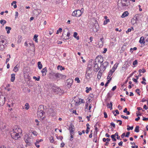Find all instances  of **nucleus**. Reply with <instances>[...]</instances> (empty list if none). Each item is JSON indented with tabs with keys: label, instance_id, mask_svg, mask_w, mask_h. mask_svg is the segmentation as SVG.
Segmentation results:
<instances>
[{
	"label": "nucleus",
	"instance_id": "5",
	"mask_svg": "<svg viewBox=\"0 0 148 148\" xmlns=\"http://www.w3.org/2000/svg\"><path fill=\"white\" fill-rule=\"evenodd\" d=\"M11 135L12 138L16 140L21 137V135L18 134L17 133L12 132L11 133Z\"/></svg>",
	"mask_w": 148,
	"mask_h": 148
},
{
	"label": "nucleus",
	"instance_id": "28",
	"mask_svg": "<svg viewBox=\"0 0 148 148\" xmlns=\"http://www.w3.org/2000/svg\"><path fill=\"white\" fill-rule=\"evenodd\" d=\"M137 18H136V19H134V18H133L131 20V23L133 24H134L135 23H136V22L137 21Z\"/></svg>",
	"mask_w": 148,
	"mask_h": 148
},
{
	"label": "nucleus",
	"instance_id": "50",
	"mask_svg": "<svg viewBox=\"0 0 148 148\" xmlns=\"http://www.w3.org/2000/svg\"><path fill=\"white\" fill-rule=\"evenodd\" d=\"M143 108L146 110H147V109H148V107H147L146 105H145L143 106Z\"/></svg>",
	"mask_w": 148,
	"mask_h": 148
},
{
	"label": "nucleus",
	"instance_id": "1",
	"mask_svg": "<svg viewBox=\"0 0 148 148\" xmlns=\"http://www.w3.org/2000/svg\"><path fill=\"white\" fill-rule=\"evenodd\" d=\"M92 71L91 68L89 67L87 68L86 69V73L85 75L86 79L87 80H89L92 77Z\"/></svg>",
	"mask_w": 148,
	"mask_h": 148
},
{
	"label": "nucleus",
	"instance_id": "55",
	"mask_svg": "<svg viewBox=\"0 0 148 148\" xmlns=\"http://www.w3.org/2000/svg\"><path fill=\"white\" fill-rule=\"evenodd\" d=\"M15 18H16L18 16V13L17 12H15Z\"/></svg>",
	"mask_w": 148,
	"mask_h": 148
},
{
	"label": "nucleus",
	"instance_id": "38",
	"mask_svg": "<svg viewBox=\"0 0 148 148\" xmlns=\"http://www.w3.org/2000/svg\"><path fill=\"white\" fill-rule=\"evenodd\" d=\"M137 48L136 47H134V48H131L130 49V51L131 53H132L133 52V50H136L137 49Z\"/></svg>",
	"mask_w": 148,
	"mask_h": 148
},
{
	"label": "nucleus",
	"instance_id": "62",
	"mask_svg": "<svg viewBox=\"0 0 148 148\" xmlns=\"http://www.w3.org/2000/svg\"><path fill=\"white\" fill-rule=\"evenodd\" d=\"M64 143H62L61 144L60 146L61 147H64Z\"/></svg>",
	"mask_w": 148,
	"mask_h": 148
},
{
	"label": "nucleus",
	"instance_id": "54",
	"mask_svg": "<svg viewBox=\"0 0 148 148\" xmlns=\"http://www.w3.org/2000/svg\"><path fill=\"white\" fill-rule=\"evenodd\" d=\"M123 142L121 141L118 143V145L120 146H122V144H123Z\"/></svg>",
	"mask_w": 148,
	"mask_h": 148
},
{
	"label": "nucleus",
	"instance_id": "13",
	"mask_svg": "<svg viewBox=\"0 0 148 148\" xmlns=\"http://www.w3.org/2000/svg\"><path fill=\"white\" fill-rule=\"evenodd\" d=\"M108 63L107 62H105L103 64H101V67L102 68L103 67V69H102V70L104 71L106 69V66L108 65Z\"/></svg>",
	"mask_w": 148,
	"mask_h": 148
},
{
	"label": "nucleus",
	"instance_id": "31",
	"mask_svg": "<svg viewBox=\"0 0 148 148\" xmlns=\"http://www.w3.org/2000/svg\"><path fill=\"white\" fill-rule=\"evenodd\" d=\"M101 70L100 69L98 72V73L97 74V77L98 78H100L102 75V72H101Z\"/></svg>",
	"mask_w": 148,
	"mask_h": 148
},
{
	"label": "nucleus",
	"instance_id": "43",
	"mask_svg": "<svg viewBox=\"0 0 148 148\" xmlns=\"http://www.w3.org/2000/svg\"><path fill=\"white\" fill-rule=\"evenodd\" d=\"M137 60H136L133 62V65H135L137 64Z\"/></svg>",
	"mask_w": 148,
	"mask_h": 148
},
{
	"label": "nucleus",
	"instance_id": "42",
	"mask_svg": "<svg viewBox=\"0 0 148 148\" xmlns=\"http://www.w3.org/2000/svg\"><path fill=\"white\" fill-rule=\"evenodd\" d=\"M75 80L77 81L78 83H79L80 82V81L79 79V78L78 77H76L75 79Z\"/></svg>",
	"mask_w": 148,
	"mask_h": 148
},
{
	"label": "nucleus",
	"instance_id": "33",
	"mask_svg": "<svg viewBox=\"0 0 148 148\" xmlns=\"http://www.w3.org/2000/svg\"><path fill=\"white\" fill-rule=\"evenodd\" d=\"M111 79L112 78H110V79L107 81V82L105 84V86L106 87L108 86V84L110 83V82L111 80Z\"/></svg>",
	"mask_w": 148,
	"mask_h": 148
},
{
	"label": "nucleus",
	"instance_id": "20",
	"mask_svg": "<svg viewBox=\"0 0 148 148\" xmlns=\"http://www.w3.org/2000/svg\"><path fill=\"white\" fill-rule=\"evenodd\" d=\"M70 33L69 32V31L67 32L66 36L64 37V38H63V39L64 40H66L69 39L70 38Z\"/></svg>",
	"mask_w": 148,
	"mask_h": 148
},
{
	"label": "nucleus",
	"instance_id": "3",
	"mask_svg": "<svg viewBox=\"0 0 148 148\" xmlns=\"http://www.w3.org/2000/svg\"><path fill=\"white\" fill-rule=\"evenodd\" d=\"M83 11V8H82L81 10H77L73 11L72 14L73 16L79 17L82 14Z\"/></svg>",
	"mask_w": 148,
	"mask_h": 148
},
{
	"label": "nucleus",
	"instance_id": "25",
	"mask_svg": "<svg viewBox=\"0 0 148 148\" xmlns=\"http://www.w3.org/2000/svg\"><path fill=\"white\" fill-rule=\"evenodd\" d=\"M15 74H12L11 75V81L12 82H13L15 79Z\"/></svg>",
	"mask_w": 148,
	"mask_h": 148
},
{
	"label": "nucleus",
	"instance_id": "48",
	"mask_svg": "<svg viewBox=\"0 0 148 148\" xmlns=\"http://www.w3.org/2000/svg\"><path fill=\"white\" fill-rule=\"evenodd\" d=\"M132 29L131 28H129L126 31V33H128L129 32H130L131 31Z\"/></svg>",
	"mask_w": 148,
	"mask_h": 148
},
{
	"label": "nucleus",
	"instance_id": "6",
	"mask_svg": "<svg viewBox=\"0 0 148 148\" xmlns=\"http://www.w3.org/2000/svg\"><path fill=\"white\" fill-rule=\"evenodd\" d=\"M12 132L16 133L20 135L21 134L22 130L21 129L18 128L17 126H15Z\"/></svg>",
	"mask_w": 148,
	"mask_h": 148
},
{
	"label": "nucleus",
	"instance_id": "16",
	"mask_svg": "<svg viewBox=\"0 0 148 148\" xmlns=\"http://www.w3.org/2000/svg\"><path fill=\"white\" fill-rule=\"evenodd\" d=\"M114 71V70H110L108 73V75L107 77V79H109L112 75Z\"/></svg>",
	"mask_w": 148,
	"mask_h": 148
},
{
	"label": "nucleus",
	"instance_id": "32",
	"mask_svg": "<svg viewBox=\"0 0 148 148\" xmlns=\"http://www.w3.org/2000/svg\"><path fill=\"white\" fill-rule=\"evenodd\" d=\"M40 76H38L37 77H36V76H34L33 77V78L34 79H35V80H37V81H39L40 80Z\"/></svg>",
	"mask_w": 148,
	"mask_h": 148
},
{
	"label": "nucleus",
	"instance_id": "21",
	"mask_svg": "<svg viewBox=\"0 0 148 148\" xmlns=\"http://www.w3.org/2000/svg\"><path fill=\"white\" fill-rule=\"evenodd\" d=\"M129 13L127 11L124 12L121 16V17L123 18L128 15Z\"/></svg>",
	"mask_w": 148,
	"mask_h": 148
},
{
	"label": "nucleus",
	"instance_id": "22",
	"mask_svg": "<svg viewBox=\"0 0 148 148\" xmlns=\"http://www.w3.org/2000/svg\"><path fill=\"white\" fill-rule=\"evenodd\" d=\"M144 38L143 37H141L140 38V39L139 41V42L141 43H143L144 44L145 43V42H144Z\"/></svg>",
	"mask_w": 148,
	"mask_h": 148
},
{
	"label": "nucleus",
	"instance_id": "9",
	"mask_svg": "<svg viewBox=\"0 0 148 148\" xmlns=\"http://www.w3.org/2000/svg\"><path fill=\"white\" fill-rule=\"evenodd\" d=\"M52 90L53 92L58 93L59 92H60L61 89L59 87H58L56 86H53L52 88Z\"/></svg>",
	"mask_w": 148,
	"mask_h": 148
},
{
	"label": "nucleus",
	"instance_id": "44",
	"mask_svg": "<svg viewBox=\"0 0 148 148\" xmlns=\"http://www.w3.org/2000/svg\"><path fill=\"white\" fill-rule=\"evenodd\" d=\"M32 133L35 136H36L37 135V132L35 131H33L32 132Z\"/></svg>",
	"mask_w": 148,
	"mask_h": 148
},
{
	"label": "nucleus",
	"instance_id": "36",
	"mask_svg": "<svg viewBox=\"0 0 148 148\" xmlns=\"http://www.w3.org/2000/svg\"><path fill=\"white\" fill-rule=\"evenodd\" d=\"M86 93H88L89 92V91L90 90H91V88L90 87L89 88H88V87H86Z\"/></svg>",
	"mask_w": 148,
	"mask_h": 148
},
{
	"label": "nucleus",
	"instance_id": "37",
	"mask_svg": "<svg viewBox=\"0 0 148 148\" xmlns=\"http://www.w3.org/2000/svg\"><path fill=\"white\" fill-rule=\"evenodd\" d=\"M25 106L26 107H25V109L26 110H28L29 108V104L27 103H25Z\"/></svg>",
	"mask_w": 148,
	"mask_h": 148
},
{
	"label": "nucleus",
	"instance_id": "8",
	"mask_svg": "<svg viewBox=\"0 0 148 148\" xmlns=\"http://www.w3.org/2000/svg\"><path fill=\"white\" fill-rule=\"evenodd\" d=\"M7 44V41L5 37L3 36H1L0 37V45L1 44Z\"/></svg>",
	"mask_w": 148,
	"mask_h": 148
},
{
	"label": "nucleus",
	"instance_id": "58",
	"mask_svg": "<svg viewBox=\"0 0 148 148\" xmlns=\"http://www.w3.org/2000/svg\"><path fill=\"white\" fill-rule=\"evenodd\" d=\"M116 86H114L113 87L112 90V91H114V90L116 89Z\"/></svg>",
	"mask_w": 148,
	"mask_h": 148
},
{
	"label": "nucleus",
	"instance_id": "14",
	"mask_svg": "<svg viewBox=\"0 0 148 148\" xmlns=\"http://www.w3.org/2000/svg\"><path fill=\"white\" fill-rule=\"evenodd\" d=\"M55 72L53 71H51L49 73V77L50 79H55Z\"/></svg>",
	"mask_w": 148,
	"mask_h": 148
},
{
	"label": "nucleus",
	"instance_id": "51",
	"mask_svg": "<svg viewBox=\"0 0 148 148\" xmlns=\"http://www.w3.org/2000/svg\"><path fill=\"white\" fill-rule=\"evenodd\" d=\"M110 125L113 127H115V124L113 123V122L111 123H110Z\"/></svg>",
	"mask_w": 148,
	"mask_h": 148
},
{
	"label": "nucleus",
	"instance_id": "4",
	"mask_svg": "<svg viewBox=\"0 0 148 148\" xmlns=\"http://www.w3.org/2000/svg\"><path fill=\"white\" fill-rule=\"evenodd\" d=\"M55 79L58 80L61 79H64L66 78V76L58 72H55Z\"/></svg>",
	"mask_w": 148,
	"mask_h": 148
},
{
	"label": "nucleus",
	"instance_id": "47",
	"mask_svg": "<svg viewBox=\"0 0 148 148\" xmlns=\"http://www.w3.org/2000/svg\"><path fill=\"white\" fill-rule=\"evenodd\" d=\"M140 91V89H137L136 90V92L139 95H140V92H139Z\"/></svg>",
	"mask_w": 148,
	"mask_h": 148
},
{
	"label": "nucleus",
	"instance_id": "60",
	"mask_svg": "<svg viewBox=\"0 0 148 148\" xmlns=\"http://www.w3.org/2000/svg\"><path fill=\"white\" fill-rule=\"evenodd\" d=\"M143 121H147L148 120V118H145L143 117Z\"/></svg>",
	"mask_w": 148,
	"mask_h": 148
},
{
	"label": "nucleus",
	"instance_id": "59",
	"mask_svg": "<svg viewBox=\"0 0 148 148\" xmlns=\"http://www.w3.org/2000/svg\"><path fill=\"white\" fill-rule=\"evenodd\" d=\"M34 144L36 146V147H37V148H39L40 147V145H38V144L34 143Z\"/></svg>",
	"mask_w": 148,
	"mask_h": 148
},
{
	"label": "nucleus",
	"instance_id": "11",
	"mask_svg": "<svg viewBox=\"0 0 148 148\" xmlns=\"http://www.w3.org/2000/svg\"><path fill=\"white\" fill-rule=\"evenodd\" d=\"M74 127L72 124H71L70 125V126L69 128V130L70 131V134H73V135L74 134Z\"/></svg>",
	"mask_w": 148,
	"mask_h": 148
},
{
	"label": "nucleus",
	"instance_id": "10",
	"mask_svg": "<svg viewBox=\"0 0 148 148\" xmlns=\"http://www.w3.org/2000/svg\"><path fill=\"white\" fill-rule=\"evenodd\" d=\"M5 97L2 95L0 96V106H3L5 102Z\"/></svg>",
	"mask_w": 148,
	"mask_h": 148
},
{
	"label": "nucleus",
	"instance_id": "15",
	"mask_svg": "<svg viewBox=\"0 0 148 148\" xmlns=\"http://www.w3.org/2000/svg\"><path fill=\"white\" fill-rule=\"evenodd\" d=\"M73 82V80L71 79H68L67 80V85L68 86H71L72 85Z\"/></svg>",
	"mask_w": 148,
	"mask_h": 148
},
{
	"label": "nucleus",
	"instance_id": "57",
	"mask_svg": "<svg viewBox=\"0 0 148 148\" xmlns=\"http://www.w3.org/2000/svg\"><path fill=\"white\" fill-rule=\"evenodd\" d=\"M92 131H91V133L89 135V137L90 138H91L92 137Z\"/></svg>",
	"mask_w": 148,
	"mask_h": 148
},
{
	"label": "nucleus",
	"instance_id": "45",
	"mask_svg": "<svg viewBox=\"0 0 148 148\" xmlns=\"http://www.w3.org/2000/svg\"><path fill=\"white\" fill-rule=\"evenodd\" d=\"M133 128V126L129 127H127V130H132Z\"/></svg>",
	"mask_w": 148,
	"mask_h": 148
},
{
	"label": "nucleus",
	"instance_id": "12",
	"mask_svg": "<svg viewBox=\"0 0 148 148\" xmlns=\"http://www.w3.org/2000/svg\"><path fill=\"white\" fill-rule=\"evenodd\" d=\"M121 3L123 7H127L130 5L129 1H121Z\"/></svg>",
	"mask_w": 148,
	"mask_h": 148
},
{
	"label": "nucleus",
	"instance_id": "64",
	"mask_svg": "<svg viewBox=\"0 0 148 148\" xmlns=\"http://www.w3.org/2000/svg\"><path fill=\"white\" fill-rule=\"evenodd\" d=\"M132 148H138V146L137 145H136L135 146H132Z\"/></svg>",
	"mask_w": 148,
	"mask_h": 148
},
{
	"label": "nucleus",
	"instance_id": "7",
	"mask_svg": "<svg viewBox=\"0 0 148 148\" xmlns=\"http://www.w3.org/2000/svg\"><path fill=\"white\" fill-rule=\"evenodd\" d=\"M103 58L101 56H99L95 58L94 62H96V63L98 64L100 63V64H101L103 62Z\"/></svg>",
	"mask_w": 148,
	"mask_h": 148
},
{
	"label": "nucleus",
	"instance_id": "35",
	"mask_svg": "<svg viewBox=\"0 0 148 148\" xmlns=\"http://www.w3.org/2000/svg\"><path fill=\"white\" fill-rule=\"evenodd\" d=\"M139 127L138 126H137L135 128L134 131L136 132H139Z\"/></svg>",
	"mask_w": 148,
	"mask_h": 148
},
{
	"label": "nucleus",
	"instance_id": "29",
	"mask_svg": "<svg viewBox=\"0 0 148 148\" xmlns=\"http://www.w3.org/2000/svg\"><path fill=\"white\" fill-rule=\"evenodd\" d=\"M57 69L58 70L60 69L61 71H62L64 70L65 68L64 67L60 65H58L57 66Z\"/></svg>",
	"mask_w": 148,
	"mask_h": 148
},
{
	"label": "nucleus",
	"instance_id": "63",
	"mask_svg": "<svg viewBox=\"0 0 148 148\" xmlns=\"http://www.w3.org/2000/svg\"><path fill=\"white\" fill-rule=\"evenodd\" d=\"M111 138H112V139H113V138H115V136L114 135V134H112V135L111 136Z\"/></svg>",
	"mask_w": 148,
	"mask_h": 148
},
{
	"label": "nucleus",
	"instance_id": "56",
	"mask_svg": "<svg viewBox=\"0 0 148 148\" xmlns=\"http://www.w3.org/2000/svg\"><path fill=\"white\" fill-rule=\"evenodd\" d=\"M94 97V95L93 94H90V98H93Z\"/></svg>",
	"mask_w": 148,
	"mask_h": 148
},
{
	"label": "nucleus",
	"instance_id": "53",
	"mask_svg": "<svg viewBox=\"0 0 148 148\" xmlns=\"http://www.w3.org/2000/svg\"><path fill=\"white\" fill-rule=\"evenodd\" d=\"M130 132H128L126 133V134L125 135V136L127 137H128L130 135Z\"/></svg>",
	"mask_w": 148,
	"mask_h": 148
},
{
	"label": "nucleus",
	"instance_id": "24",
	"mask_svg": "<svg viewBox=\"0 0 148 148\" xmlns=\"http://www.w3.org/2000/svg\"><path fill=\"white\" fill-rule=\"evenodd\" d=\"M38 36V35L36 34L34 35V36L33 40H34L36 42H38V39L37 38Z\"/></svg>",
	"mask_w": 148,
	"mask_h": 148
},
{
	"label": "nucleus",
	"instance_id": "52",
	"mask_svg": "<svg viewBox=\"0 0 148 148\" xmlns=\"http://www.w3.org/2000/svg\"><path fill=\"white\" fill-rule=\"evenodd\" d=\"M11 29V28L9 27L6 26L5 27V29L6 30L7 29H8V30H10Z\"/></svg>",
	"mask_w": 148,
	"mask_h": 148
},
{
	"label": "nucleus",
	"instance_id": "49",
	"mask_svg": "<svg viewBox=\"0 0 148 148\" xmlns=\"http://www.w3.org/2000/svg\"><path fill=\"white\" fill-rule=\"evenodd\" d=\"M104 117L106 118H107L108 117V116H107V113L106 112H104Z\"/></svg>",
	"mask_w": 148,
	"mask_h": 148
},
{
	"label": "nucleus",
	"instance_id": "23",
	"mask_svg": "<svg viewBox=\"0 0 148 148\" xmlns=\"http://www.w3.org/2000/svg\"><path fill=\"white\" fill-rule=\"evenodd\" d=\"M19 66H18V65H16L14 68L13 71H14L15 72H17L18 71V67Z\"/></svg>",
	"mask_w": 148,
	"mask_h": 148
},
{
	"label": "nucleus",
	"instance_id": "26",
	"mask_svg": "<svg viewBox=\"0 0 148 148\" xmlns=\"http://www.w3.org/2000/svg\"><path fill=\"white\" fill-rule=\"evenodd\" d=\"M107 106L108 108H109L110 110H112V102H110V104L109 103H107Z\"/></svg>",
	"mask_w": 148,
	"mask_h": 148
},
{
	"label": "nucleus",
	"instance_id": "41",
	"mask_svg": "<svg viewBox=\"0 0 148 148\" xmlns=\"http://www.w3.org/2000/svg\"><path fill=\"white\" fill-rule=\"evenodd\" d=\"M121 118H122L124 119H128V116H124L123 115H121Z\"/></svg>",
	"mask_w": 148,
	"mask_h": 148
},
{
	"label": "nucleus",
	"instance_id": "39",
	"mask_svg": "<svg viewBox=\"0 0 148 148\" xmlns=\"http://www.w3.org/2000/svg\"><path fill=\"white\" fill-rule=\"evenodd\" d=\"M29 138L28 137H27L26 139L25 138L24 140H25V142L26 143H29Z\"/></svg>",
	"mask_w": 148,
	"mask_h": 148
},
{
	"label": "nucleus",
	"instance_id": "34",
	"mask_svg": "<svg viewBox=\"0 0 148 148\" xmlns=\"http://www.w3.org/2000/svg\"><path fill=\"white\" fill-rule=\"evenodd\" d=\"M6 23V21L5 20L2 19L0 21V23L3 25L5 24Z\"/></svg>",
	"mask_w": 148,
	"mask_h": 148
},
{
	"label": "nucleus",
	"instance_id": "40",
	"mask_svg": "<svg viewBox=\"0 0 148 148\" xmlns=\"http://www.w3.org/2000/svg\"><path fill=\"white\" fill-rule=\"evenodd\" d=\"M62 29L61 28H60L59 29L57 30L56 34H58L59 32H61L62 31Z\"/></svg>",
	"mask_w": 148,
	"mask_h": 148
},
{
	"label": "nucleus",
	"instance_id": "2",
	"mask_svg": "<svg viewBox=\"0 0 148 148\" xmlns=\"http://www.w3.org/2000/svg\"><path fill=\"white\" fill-rule=\"evenodd\" d=\"M44 109V107L43 105H41L39 106L37 112L38 117L41 118L43 116L44 114L45 113V112L43 111Z\"/></svg>",
	"mask_w": 148,
	"mask_h": 148
},
{
	"label": "nucleus",
	"instance_id": "19",
	"mask_svg": "<svg viewBox=\"0 0 148 148\" xmlns=\"http://www.w3.org/2000/svg\"><path fill=\"white\" fill-rule=\"evenodd\" d=\"M7 47V45L6 44L3 45L1 44V45H0V50L2 51L3 50Z\"/></svg>",
	"mask_w": 148,
	"mask_h": 148
},
{
	"label": "nucleus",
	"instance_id": "27",
	"mask_svg": "<svg viewBox=\"0 0 148 148\" xmlns=\"http://www.w3.org/2000/svg\"><path fill=\"white\" fill-rule=\"evenodd\" d=\"M38 69H41L42 67V64H41L40 62H38Z\"/></svg>",
	"mask_w": 148,
	"mask_h": 148
},
{
	"label": "nucleus",
	"instance_id": "46",
	"mask_svg": "<svg viewBox=\"0 0 148 148\" xmlns=\"http://www.w3.org/2000/svg\"><path fill=\"white\" fill-rule=\"evenodd\" d=\"M117 123H118V122H119V125H121L122 124V121H121L120 120H118L116 121Z\"/></svg>",
	"mask_w": 148,
	"mask_h": 148
},
{
	"label": "nucleus",
	"instance_id": "30",
	"mask_svg": "<svg viewBox=\"0 0 148 148\" xmlns=\"http://www.w3.org/2000/svg\"><path fill=\"white\" fill-rule=\"evenodd\" d=\"M77 33L76 32H74L73 34V36L77 40H79V36H77Z\"/></svg>",
	"mask_w": 148,
	"mask_h": 148
},
{
	"label": "nucleus",
	"instance_id": "18",
	"mask_svg": "<svg viewBox=\"0 0 148 148\" xmlns=\"http://www.w3.org/2000/svg\"><path fill=\"white\" fill-rule=\"evenodd\" d=\"M94 67L95 71H98L99 69L98 64L96 63V62H94Z\"/></svg>",
	"mask_w": 148,
	"mask_h": 148
},
{
	"label": "nucleus",
	"instance_id": "17",
	"mask_svg": "<svg viewBox=\"0 0 148 148\" xmlns=\"http://www.w3.org/2000/svg\"><path fill=\"white\" fill-rule=\"evenodd\" d=\"M47 72V71L46 67L43 68L41 71L43 76H45L46 75Z\"/></svg>",
	"mask_w": 148,
	"mask_h": 148
},
{
	"label": "nucleus",
	"instance_id": "61",
	"mask_svg": "<svg viewBox=\"0 0 148 148\" xmlns=\"http://www.w3.org/2000/svg\"><path fill=\"white\" fill-rule=\"evenodd\" d=\"M40 142H39V140L38 139H37L36 140V141L35 143H36L37 144H38Z\"/></svg>",
	"mask_w": 148,
	"mask_h": 148
}]
</instances>
